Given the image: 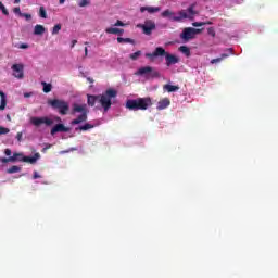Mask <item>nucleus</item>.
<instances>
[{
	"label": "nucleus",
	"instance_id": "obj_1",
	"mask_svg": "<svg viewBox=\"0 0 278 278\" xmlns=\"http://www.w3.org/2000/svg\"><path fill=\"white\" fill-rule=\"evenodd\" d=\"M146 58L153 60V58H165L166 66H173L179 64V56L166 52L162 47H156L152 53H146Z\"/></svg>",
	"mask_w": 278,
	"mask_h": 278
},
{
	"label": "nucleus",
	"instance_id": "obj_2",
	"mask_svg": "<svg viewBox=\"0 0 278 278\" xmlns=\"http://www.w3.org/2000/svg\"><path fill=\"white\" fill-rule=\"evenodd\" d=\"M118 97L116 89H106L102 94H98V103L103 108L104 112H108L112 108V100Z\"/></svg>",
	"mask_w": 278,
	"mask_h": 278
},
{
	"label": "nucleus",
	"instance_id": "obj_3",
	"mask_svg": "<svg viewBox=\"0 0 278 278\" xmlns=\"http://www.w3.org/2000/svg\"><path fill=\"white\" fill-rule=\"evenodd\" d=\"M153 105L151 98H137L135 100H127L126 108L127 110H132L137 112L138 110H149Z\"/></svg>",
	"mask_w": 278,
	"mask_h": 278
},
{
	"label": "nucleus",
	"instance_id": "obj_4",
	"mask_svg": "<svg viewBox=\"0 0 278 278\" xmlns=\"http://www.w3.org/2000/svg\"><path fill=\"white\" fill-rule=\"evenodd\" d=\"M80 114L75 119L71 122V125H80V123H86L88 121V108L86 104L74 103L72 105V114Z\"/></svg>",
	"mask_w": 278,
	"mask_h": 278
},
{
	"label": "nucleus",
	"instance_id": "obj_5",
	"mask_svg": "<svg viewBox=\"0 0 278 278\" xmlns=\"http://www.w3.org/2000/svg\"><path fill=\"white\" fill-rule=\"evenodd\" d=\"M197 3H192L191 5L188 7L187 10H180L178 12V16L172 17V21L176 23H181L184 18H189V21H194V16L199 14V11L195 10Z\"/></svg>",
	"mask_w": 278,
	"mask_h": 278
},
{
	"label": "nucleus",
	"instance_id": "obj_6",
	"mask_svg": "<svg viewBox=\"0 0 278 278\" xmlns=\"http://www.w3.org/2000/svg\"><path fill=\"white\" fill-rule=\"evenodd\" d=\"M48 105H50L52 110L59 112L61 116H66V114H68V110H71L68 102L62 99L48 100Z\"/></svg>",
	"mask_w": 278,
	"mask_h": 278
},
{
	"label": "nucleus",
	"instance_id": "obj_7",
	"mask_svg": "<svg viewBox=\"0 0 278 278\" xmlns=\"http://www.w3.org/2000/svg\"><path fill=\"white\" fill-rule=\"evenodd\" d=\"M135 75H140L141 77H147V79H155L160 77V72L151 66L140 67Z\"/></svg>",
	"mask_w": 278,
	"mask_h": 278
},
{
	"label": "nucleus",
	"instance_id": "obj_8",
	"mask_svg": "<svg viewBox=\"0 0 278 278\" xmlns=\"http://www.w3.org/2000/svg\"><path fill=\"white\" fill-rule=\"evenodd\" d=\"M203 28L187 27L180 34V38L185 42H188V40H192L197 36V34H201Z\"/></svg>",
	"mask_w": 278,
	"mask_h": 278
},
{
	"label": "nucleus",
	"instance_id": "obj_9",
	"mask_svg": "<svg viewBox=\"0 0 278 278\" xmlns=\"http://www.w3.org/2000/svg\"><path fill=\"white\" fill-rule=\"evenodd\" d=\"M30 124L35 127H40V125H46V127H51L53 125V119L43 116V117H30Z\"/></svg>",
	"mask_w": 278,
	"mask_h": 278
},
{
	"label": "nucleus",
	"instance_id": "obj_10",
	"mask_svg": "<svg viewBox=\"0 0 278 278\" xmlns=\"http://www.w3.org/2000/svg\"><path fill=\"white\" fill-rule=\"evenodd\" d=\"M141 29L146 36H151L153 34V30H155V22L153 20H146L144 24H142Z\"/></svg>",
	"mask_w": 278,
	"mask_h": 278
},
{
	"label": "nucleus",
	"instance_id": "obj_11",
	"mask_svg": "<svg viewBox=\"0 0 278 278\" xmlns=\"http://www.w3.org/2000/svg\"><path fill=\"white\" fill-rule=\"evenodd\" d=\"M11 68L13 71V77L16 79H23L25 77V66L23 64H13Z\"/></svg>",
	"mask_w": 278,
	"mask_h": 278
},
{
	"label": "nucleus",
	"instance_id": "obj_12",
	"mask_svg": "<svg viewBox=\"0 0 278 278\" xmlns=\"http://www.w3.org/2000/svg\"><path fill=\"white\" fill-rule=\"evenodd\" d=\"M71 131V128L64 126V124H56L52 129L50 130L51 136H55V134H68Z\"/></svg>",
	"mask_w": 278,
	"mask_h": 278
},
{
	"label": "nucleus",
	"instance_id": "obj_13",
	"mask_svg": "<svg viewBox=\"0 0 278 278\" xmlns=\"http://www.w3.org/2000/svg\"><path fill=\"white\" fill-rule=\"evenodd\" d=\"M170 105V99L168 98H163L162 100L159 101L156 109L157 110H166Z\"/></svg>",
	"mask_w": 278,
	"mask_h": 278
},
{
	"label": "nucleus",
	"instance_id": "obj_14",
	"mask_svg": "<svg viewBox=\"0 0 278 278\" xmlns=\"http://www.w3.org/2000/svg\"><path fill=\"white\" fill-rule=\"evenodd\" d=\"M39 157L40 153L37 152L33 156H24L23 162H26L27 164H36Z\"/></svg>",
	"mask_w": 278,
	"mask_h": 278
},
{
	"label": "nucleus",
	"instance_id": "obj_15",
	"mask_svg": "<svg viewBox=\"0 0 278 278\" xmlns=\"http://www.w3.org/2000/svg\"><path fill=\"white\" fill-rule=\"evenodd\" d=\"M162 10L160 7H141L140 12H149V14H155Z\"/></svg>",
	"mask_w": 278,
	"mask_h": 278
},
{
	"label": "nucleus",
	"instance_id": "obj_16",
	"mask_svg": "<svg viewBox=\"0 0 278 278\" xmlns=\"http://www.w3.org/2000/svg\"><path fill=\"white\" fill-rule=\"evenodd\" d=\"M105 33H106V34H115V35H117V36H123V34H125V29H123V28H112V27H110V28H106V29H105Z\"/></svg>",
	"mask_w": 278,
	"mask_h": 278
},
{
	"label": "nucleus",
	"instance_id": "obj_17",
	"mask_svg": "<svg viewBox=\"0 0 278 278\" xmlns=\"http://www.w3.org/2000/svg\"><path fill=\"white\" fill-rule=\"evenodd\" d=\"M161 16L163 18H168L169 21H173V18H175V12L170 11V10H165L161 13Z\"/></svg>",
	"mask_w": 278,
	"mask_h": 278
},
{
	"label": "nucleus",
	"instance_id": "obj_18",
	"mask_svg": "<svg viewBox=\"0 0 278 278\" xmlns=\"http://www.w3.org/2000/svg\"><path fill=\"white\" fill-rule=\"evenodd\" d=\"M0 98H1V101H0V110H5V105H8V98L5 96V92L3 91H0Z\"/></svg>",
	"mask_w": 278,
	"mask_h": 278
},
{
	"label": "nucleus",
	"instance_id": "obj_19",
	"mask_svg": "<svg viewBox=\"0 0 278 278\" xmlns=\"http://www.w3.org/2000/svg\"><path fill=\"white\" fill-rule=\"evenodd\" d=\"M87 103L91 108H94L96 103H99V96H88Z\"/></svg>",
	"mask_w": 278,
	"mask_h": 278
},
{
	"label": "nucleus",
	"instance_id": "obj_20",
	"mask_svg": "<svg viewBox=\"0 0 278 278\" xmlns=\"http://www.w3.org/2000/svg\"><path fill=\"white\" fill-rule=\"evenodd\" d=\"M35 36H42L45 34V26L37 24L34 29Z\"/></svg>",
	"mask_w": 278,
	"mask_h": 278
},
{
	"label": "nucleus",
	"instance_id": "obj_21",
	"mask_svg": "<svg viewBox=\"0 0 278 278\" xmlns=\"http://www.w3.org/2000/svg\"><path fill=\"white\" fill-rule=\"evenodd\" d=\"M11 157L14 159L13 161H11L12 163H14V162H23V160H25V155H23V153H18V152H14Z\"/></svg>",
	"mask_w": 278,
	"mask_h": 278
},
{
	"label": "nucleus",
	"instance_id": "obj_22",
	"mask_svg": "<svg viewBox=\"0 0 278 278\" xmlns=\"http://www.w3.org/2000/svg\"><path fill=\"white\" fill-rule=\"evenodd\" d=\"M117 42L119 43H129V45H136V41L131 38H123V37H117Z\"/></svg>",
	"mask_w": 278,
	"mask_h": 278
},
{
	"label": "nucleus",
	"instance_id": "obj_23",
	"mask_svg": "<svg viewBox=\"0 0 278 278\" xmlns=\"http://www.w3.org/2000/svg\"><path fill=\"white\" fill-rule=\"evenodd\" d=\"M226 58H229V54L223 53L220 58L212 59L211 64H218V62H223V60H225Z\"/></svg>",
	"mask_w": 278,
	"mask_h": 278
},
{
	"label": "nucleus",
	"instance_id": "obj_24",
	"mask_svg": "<svg viewBox=\"0 0 278 278\" xmlns=\"http://www.w3.org/2000/svg\"><path fill=\"white\" fill-rule=\"evenodd\" d=\"M41 86H43V92L46 94H49V92H51L53 86L51 84H47L46 81L41 83Z\"/></svg>",
	"mask_w": 278,
	"mask_h": 278
},
{
	"label": "nucleus",
	"instance_id": "obj_25",
	"mask_svg": "<svg viewBox=\"0 0 278 278\" xmlns=\"http://www.w3.org/2000/svg\"><path fill=\"white\" fill-rule=\"evenodd\" d=\"M164 90H167V92H177V90H179V87L175 85H165Z\"/></svg>",
	"mask_w": 278,
	"mask_h": 278
},
{
	"label": "nucleus",
	"instance_id": "obj_26",
	"mask_svg": "<svg viewBox=\"0 0 278 278\" xmlns=\"http://www.w3.org/2000/svg\"><path fill=\"white\" fill-rule=\"evenodd\" d=\"M7 173H9V175H14V173H21V167L13 165L9 169H7Z\"/></svg>",
	"mask_w": 278,
	"mask_h": 278
},
{
	"label": "nucleus",
	"instance_id": "obj_27",
	"mask_svg": "<svg viewBox=\"0 0 278 278\" xmlns=\"http://www.w3.org/2000/svg\"><path fill=\"white\" fill-rule=\"evenodd\" d=\"M179 51L181 53H184L185 55H187V58H189V55H190V48H188V46H180L179 47Z\"/></svg>",
	"mask_w": 278,
	"mask_h": 278
},
{
	"label": "nucleus",
	"instance_id": "obj_28",
	"mask_svg": "<svg viewBox=\"0 0 278 278\" xmlns=\"http://www.w3.org/2000/svg\"><path fill=\"white\" fill-rule=\"evenodd\" d=\"M78 129L80 131H88V129H94V125H92V124H85L83 126H79Z\"/></svg>",
	"mask_w": 278,
	"mask_h": 278
},
{
	"label": "nucleus",
	"instance_id": "obj_29",
	"mask_svg": "<svg viewBox=\"0 0 278 278\" xmlns=\"http://www.w3.org/2000/svg\"><path fill=\"white\" fill-rule=\"evenodd\" d=\"M61 29H62V24L54 25V27L52 28V36L60 34Z\"/></svg>",
	"mask_w": 278,
	"mask_h": 278
},
{
	"label": "nucleus",
	"instance_id": "obj_30",
	"mask_svg": "<svg viewBox=\"0 0 278 278\" xmlns=\"http://www.w3.org/2000/svg\"><path fill=\"white\" fill-rule=\"evenodd\" d=\"M140 55H142V51L139 50V51L130 54L129 58H130V60L136 61V60H138V58H140Z\"/></svg>",
	"mask_w": 278,
	"mask_h": 278
},
{
	"label": "nucleus",
	"instance_id": "obj_31",
	"mask_svg": "<svg viewBox=\"0 0 278 278\" xmlns=\"http://www.w3.org/2000/svg\"><path fill=\"white\" fill-rule=\"evenodd\" d=\"M39 16L41 18H47V10H45V7H40V9H39Z\"/></svg>",
	"mask_w": 278,
	"mask_h": 278
},
{
	"label": "nucleus",
	"instance_id": "obj_32",
	"mask_svg": "<svg viewBox=\"0 0 278 278\" xmlns=\"http://www.w3.org/2000/svg\"><path fill=\"white\" fill-rule=\"evenodd\" d=\"M1 164H8L9 162H14V157H1L0 159Z\"/></svg>",
	"mask_w": 278,
	"mask_h": 278
},
{
	"label": "nucleus",
	"instance_id": "obj_33",
	"mask_svg": "<svg viewBox=\"0 0 278 278\" xmlns=\"http://www.w3.org/2000/svg\"><path fill=\"white\" fill-rule=\"evenodd\" d=\"M0 10L2 14H4V16H8V14H10V12H8V9H5V5H3V2H0Z\"/></svg>",
	"mask_w": 278,
	"mask_h": 278
},
{
	"label": "nucleus",
	"instance_id": "obj_34",
	"mask_svg": "<svg viewBox=\"0 0 278 278\" xmlns=\"http://www.w3.org/2000/svg\"><path fill=\"white\" fill-rule=\"evenodd\" d=\"M207 34L208 36H212V38H216V30L214 29V27L207 28Z\"/></svg>",
	"mask_w": 278,
	"mask_h": 278
},
{
	"label": "nucleus",
	"instance_id": "obj_35",
	"mask_svg": "<svg viewBox=\"0 0 278 278\" xmlns=\"http://www.w3.org/2000/svg\"><path fill=\"white\" fill-rule=\"evenodd\" d=\"M5 134H10L9 128L0 126V136H5Z\"/></svg>",
	"mask_w": 278,
	"mask_h": 278
},
{
	"label": "nucleus",
	"instance_id": "obj_36",
	"mask_svg": "<svg viewBox=\"0 0 278 278\" xmlns=\"http://www.w3.org/2000/svg\"><path fill=\"white\" fill-rule=\"evenodd\" d=\"M79 8H86V5H90V1L88 0H81L79 3H78Z\"/></svg>",
	"mask_w": 278,
	"mask_h": 278
},
{
	"label": "nucleus",
	"instance_id": "obj_37",
	"mask_svg": "<svg viewBox=\"0 0 278 278\" xmlns=\"http://www.w3.org/2000/svg\"><path fill=\"white\" fill-rule=\"evenodd\" d=\"M203 25H205V23H203V22H193L192 23L193 27H203Z\"/></svg>",
	"mask_w": 278,
	"mask_h": 278
},
{
	"label": "nucleus",
	"instance_id": "obj_38",
	"mask_svg": "<svg viewBox=\"0 0 278 278\" xmlns=\"http://www.w3.org/2000/svg\"><path fill=\"white\" fill-rule=\"evenodd\" d=\"M114 25L115 27H125V23H123V21H119V20H117Z\"/></svg>",
	"mask_w": 278,
	"mask_h": 278
},
{
	"label": "nucleus",
	"instance_id": "obj_39",
	"mask_svg": "<svg viewBox=\"0 0 278 278\" xmlns=\"http://www.w3.org/2000/svg\"><path fill=\"white\" fill-rule=\"evenodd\" d=\"M21 16H23L26 21H29L31 18V14L29 13H22Z\"/></svg>",
	"mask_w": 278,
	"mask_h": 278
},
{
	"label": "nucleus",
	"instance_id": "obj_40",
	"mask_svg": "<svg viewBox=\"0 0 278 278\" xmlns=\"http://www.w3.org/2000/svg\"><path fill=\"white\" fill-rule=\"evenodd\" d=\"M16 140L17 142H23V132H17Z\"/></svg>",
	"mask_w": 278,
	"mask_h": 278
},
{
	"label": "nucleus",
	"instance_id": "obj_41",
	"mask_svg": "<svg viewBox=\"0 0 278 278\" xmlns=\"http://www.w3.org/2000/svg\"><path fill=\"white\" fill-rule=\"evenodd\" d=\"M13 12H14V14H18L20 16H21V14H23V13L21 12V8H18V7L14 8V9H13Z\"/></svg>",
	"mask_w": 278,
	"mask_h": 278
},
{
	"label": "nucleus",
	"instance_id": "obj_42",
	"mask_svg": "<svg viewBox=\"0 0 278 278\" xmlns=\"http://www.w3.org/2000/svg\"><path fill=\"white\" fill-rule=\"evenodd\" d=\"M18 49H29V45H27V43H21V45L18 46Z\"/></svg>",
	"mask_w": 278,
	"mask_h": 278
},
{
	"label": "nucleus",
	"instance_id": "obj_43",
	"mask_svg": "<svg viewBox=\"0 0 278 278\" xmlns=\"http://www.w3.org/2000/svg\"><path fill=\"white\" fill-rule=\"evenodd\" d=\"M4 155L10 157V155H12V150L11 149H5L4 150Z\"/></svg>",
	"mask_w": 278,
	"mask_h": 278
},
{
	"label": "nucleus",
	"instance_id": "obj_44",
	"mask_svg": "<svg viewBox=\"0 0 278 278\" xmlns=\"http://www.w3.org/2000/svg\"><path fill=\"white\" fill-rule=\"evenodd\" d=\"M40 175L38 174V172H34V175H33V179H40Z\"/></svg>",
	"mask_w": 278,
	"mask_h": 278
},
{
	"label": "nucleus",
	"instance_id": "obj_45",
	"mask_svg": "<svg viewBox=\"0 0 278 278\" xmlns=\"http://www.w3.org/2000/svg\"><path fill=\"white\" fill-rule=\"evenodd\" d=\"M71 151H77V148H71L67 151H62L61 153H71Z\"/></svg>",
	"mask_w": 278,
	"mask_h": 278
},
{
	"label": "nucleus",
	"instance_id": "obj_46",
	"mask_svg": "<svg viewBox=\"0 0 278 278\" xmlns=\"http://www.w3.org/2000/svg\"><path fill=\"white\" fill-rule=\"evenodd\" d=\"M75 45H77V40H72V46H71V48L73 49V47H75Z\"/></svg>",
	"mask_w": 278,
	"mask_h": 278
},
{
	"label": "nucleus",
	"instance_id": "obj_47",
	"mask_svg": "<svg viewBox=\"0 0 278 278\" xmlns=\"http://www.w3.org/2000/svg\"><path fill=\"white\" fill-rule=\"evenodd\" d=\"M66 0H59V3L62 5L65 3Z\"/></svg>",
	"mask_w": 278,
	"mask_h": 278
},
{
	"label": "nucleus",
	"instance_id": "obj_48",
	"mask_svg": "<svg viewBox=\"0 0 278 278\" xmlns=\"http://www.w3.org/2000/svg\"><path fill=\"white\" fill-rule=\"evenodd\" d=\"M85 56H88V48H85Z\"/></svg>",
	"mask_w": 278,
	"mask_h": 278
},
{
	"label": "nucleus",
	"instance_id": "obj_49",
	"mask_svg": "<svg viewBox=\"0 0 278 278\" xmlns=\"http://www.w3.org/2000/svg\"><path fill=\"white\" fill-rule=\"evenodd\" d=\"M90 84H94V80L92 78H87Z\"/></svg>",
	"mask_w": 278,
	"mask_h": 278
},
{
	"label": "nucleus",
	"instance_id": "obj_50",
	"mask_svg": "<svg viewBox=\"0 0 278 278\" xmlns=\"http://www.w3.org/2000/svg\"><path fill=\"white\" fill-rule=\"evenodd\" d=\"M55 121L58 122V123H60L61 121H62V118L61 117H55Z\"/></svg>",
	"mask_w": 278,
	"mask_h": 278
},
{
	"label": "nucleus",
	"instance_id": "obj_51",
	"mask_svg": "<svg viewBox=\"0 0 278 278\" xmlns=\"http://www.w3.org/2000/svg\"><path fill=\"white\" fill-rule=\"evenodd\" d=\"M204 23V25H212V22H203Z\"/></svg>",
	"mask_w": 278,
	"mask_h": 278
},
{
	"label": "nucleus",
	"instance_id": "obj_52",
	"mask_svg": "<svg viewBox=\"0 0 278 278\" xmlns=\"http://www.w3.org/2000/svg\"><path fill=\"white\" fill-rule=\"evenodd\" d=\"M47 149H51V144L47 146L43 151H47Z\"/></svg>",
	"mask_w": 278,
	"mask_h": 278
},
{
	"label": "nucleus",
	"instance_id": "obj_53",
	"mask_svg": "<svg viewBox=\"0 0 278 278\" xmlns=\"http://www.w3.org/2000/svg\"><path fill=\"white\" fill-rule=\"evenodd\" d=\"M228 51H229V53L231 54V53H233V49H228Z\"/></svg>",
	"mask_w": 278,
	"mask_h": 278
},
{
	"label": "nucleus",
	"instance_id": "obj_54",
	"mask_svg": "<svg viewBox=\"0 0 278 278\" xmlns=\"http://www.w3.org/2000/svg\"><path fill=\"white\" fill-rule=\"evenodd\" d=\"M24 97H26V98H27V97H30V94H29V93H25V94H24Z\"/></svg>",
	"mask_w": 278,
	"mask_h": 278
},
{
	"label": "nucleus",
	"instance_id": "obj_55",
	"mask_svg": "<svg viewBox=\"0 0 278 278\" xmlns=\"http://www.w3.org/2000/svg\"><path fill=\"white\" fill-rule=\"evenodd\" d=\"M15 3H21V0H15Z\"/></svg>",
	"mask_w": 278,
	"mask_h": 278
}]
</instances>
